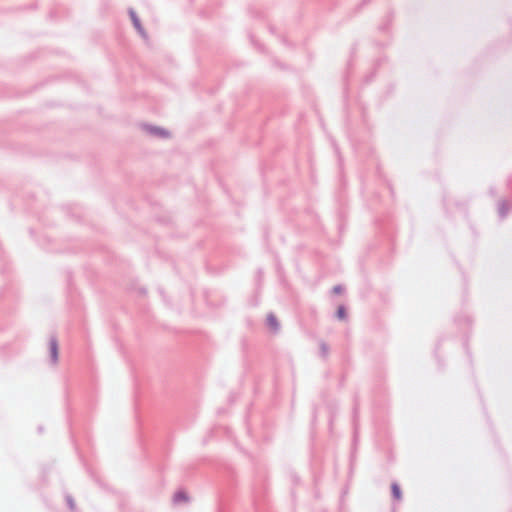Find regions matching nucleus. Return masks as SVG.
<instances>
[{"label":"nucleus","instance_id":"4","mask_svg":"<svg viewBox=\"0 0 512 512\" xmlns=\"http://www.w3.org/2000/svg\"><path fill=\"white\" fill-rule=\"evenodd\" d=\"M174 501L175 502H182V501H187V496L185 493L183 492H178L175 494L174 496Z\"/></svg>","mask_w":512,"mask_h":512},{"label":"nucleus","instance_id":"3","mask_svg":"<svg viewBox=\"0 0 512 512\" xmlns=\"http://www.w3.org/2000/svg\"><path fill=\"white\" fill-rule=\"evenodd\" d=\"M391 490H392V494H393L394 498L396 500H400L402 497L400 487L396 483H394L391 486Z\"/></svg>","mask_w":512,"mask_h":512},{"label":"nucleus","instance_id":"2","mask_svg":"<svg viewBox=\"0 0 512 512\" xmlns=\"http://www.w3.org/2000/svg\"><path fill=\"white\" fill-rule=\"evenodd\" d=\"M50 350H51V355H52L53 361L56 362L58 359V346H57L56 341H51Z\"/></svg>","mask_w":512,"mask_h":512},{"label":"nucleus","instance_id":"5","mask_svg":"<svg viewBox=\"0 0 512 512\" xmlns=\"http://www.w3.org/2000/svg\"><path fill=\"white\" fill-rule=\"evenodd\" d=\"M337 316H338L339 319H344L345 318L346 315H345V309H344L343 306L338 307V309H337Z\"/></svg>","mask_w":512,"mask_h":512},{"label":"nucleus","instance_id":"7","mask_svg":"<svg viewBox=\"0 0 512 512\" xmlns=\"http://www.w3.org/2000/svg\"><path fill=\"white\" fill-rule=\"evenodd\" d=\"M333 290L335 293H341V287H339V286L334 287Z\"/></svg>","mask_w":512,"mask_h":512},{"label":"nucleus","instance_id":"1","mask_svg":"<svg viewBox=\"0 0 512 512\" xmlns=\"http://www.w3.org/2000/svg\"><path fill=\"white\" fill-rule=\"evenodd\" d=\"M267 323L271 330L276 331L278 329V321L274 315H269L267 317Z\"/></svg>","mask_w":512,"mask_h":512},{"label":"nucleus","instance_id":"6","mask_svg":"<svg viewBox=\"0 0 512 512\" xmlns=\"http://www.w3.org/2000/svg\"><path fill=\"white\" fill-rule=\"evenodd\" d=\"M131 17H132V20H133V23H134L135 27H136L139 31H141V26H140V23H139L138 18L135 16V14H134V13H131Z\"/></svg>","mask_w":512,"mask_h":512}]
</instances>
